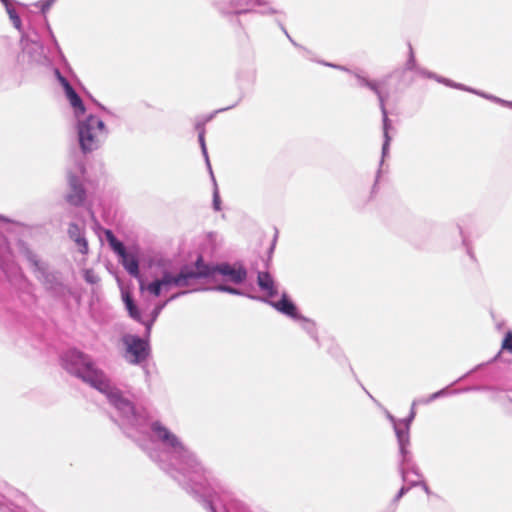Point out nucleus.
<instances>
[{
	"label": "nucleus",
	"instance_id": "obj_16",
	"mask_svg": "<svg viewBox=\"0 0 512 512\" xmlns=\"http://www.w3.org/2000/svg\"><path fill=\"white\" fill-rule=\"evenodd\" d=\"M9 255H10V250H9L7 240L2 234H0V265H2V263L6 259H8Z\"/></svg>",
	"mask_w": 512,
	"mask_h": 512
},
{
	"label": "nucleus",
	"instance_id": "obj_9",
	"mask_svg": "<svg viewBox=\"0 0 512 512\" xmlns=\"http://www.w3.org/2000/svg\"><path fill=\"white\" fill-rule=\"evenodd\" d=\"M268 304H270L275 310H277L281 314H284L293 319L299 318L298 309L296 305L285 292L282 293L281 298L279 300L273 298L272 300H269Z\"/></svg>",
	"mask_w": 512,
	"mask_h": 512
},
{
	"label": "nucleus",
	"instance_id": "obj_3",
	"mask_svg": "<svg viewBox=\"0 0 512 512\" xmlns=\"http://www.w3.org/2000/svg\"><path fill=\"white\" fill-rule=\"evenodd\" d=\"M55 75L63 87L65 96L73 109V114L76 119L78 143L81 151L87 154L98 150L108 136V129L105 123L98 116L87 114L81 98L67 79L63 77L58 70H55Z\"/></svg>",
	"mask_w": 512,
	"mask_h": 512
},
{
	"label": "nucleus",
	"instance_id": "obj_6",
	"mask_svg": "<svg viewBox=\"0 0 512 512\" xmlns=\"http://www.w3.org/2000/svg\"><path fill=\"white\" fill-rule=\"evenodd\" d=\"M124 346V358L131 364H139L148 356L147 343L134 335H124L121 339Z\"/></svg>",
	"mask_w": 512,
	"mask_h": 512
},
{
	"label": "nucleus",
	"instance_id": "obj_26",
	"mask_svg": "<svg viewBox=\"0 0 512 512\" xmlns=\"http://www.w3.org/2000/svg\"><path fill=\"white\" fill-rule=\"evenodd\" d=\"M384 122H385V123L387 122V117H386V116H385V118H384Z\"/></svg>",
	"mask_w": 512,
	"mask_h": 512
},
{
	"label": "nucleus",
	"instance_id": "obj_20",
	"mask_svg": "<svg viewBox=\"0 0 512 512\" xmlns=\"http://www.w3.org/2000/svg\"><path fill=\"white\" fill-rule=\"evenodd\" d=\"M230 508L234 512H247L245 505L236 500L230 502Z\"/></svg>",
	"mask_w": 512,
	"mask_h": 512
},
{
	"label": "nucleus",
	"instance_id": "obj_12",
	"mask_svg": "<svg viewBox=\"0 0 512 512\" xmlns=\"http://www.w3.org/2000/svg\"><path fill=\"white\" fill-rule=\"evenodd\" d=\"M24 43V51L30 55V58L34 62H41L43 58V47L38 42L28 43V41L22 39Z\"/></svg>",
	"mask_w": 512,
	"mask_h": 512
},
{
	"label": "nucleus",
	"instance_id": "obj_18",
	"mask_svg": "<svg viewBox=\"0 0 512 512\" xmlns=\"http://www.w3.org/2000/svg\"><path fill=\"white\" fill-rule=\"evenodd\" d=\"M83 277L86 280V282H88L90 284H95L99 281V277L97 276V274L93 270H90V269L84 270Z\"/></svg>",
	"mask_w": 512,
	"mask_h": 512
},
{
	"label": "nucleus",
	"instance_id": "obj_25",
	"mask_svg": "<svg viewBox=\"0 0 512 512\" xmlns=\"http://www.w3.org/2000/svg\"><path fill=\"white\" fill-rule=\"evenodd\" d=\"M4 6H7V4H10V1L9 0H0Z\"/></svg>",
	"mask_w": 512,
	"mask_h": 512
},
{
	"label": "nucleus",
	"instance_id": "obj_24",
	"mask_svg": "<svg viewBox=\"0 0 512 512\" xmlns=\"http://www.w3.org/2000/svg\"><path fill=\"white\" fill-rule=\"evenodd\" d=\"M404 492H405V489H404V488H402V489L399 491V493H398V495H397V497H396V500H398V499H399V498L404 494Z\"/></svg>",
	"mask_w": 512,
	"mask_h": 512
},
{
	"label": "nucleus",
	"instance_id": "obj_23",
	"mask_svg": "<svg viewBox=\"0 0 512 512\" xmlns=\"http://www.w3.org/2000/svg\"><path fill=\"white\" fill-rule=\"evenodd\" d=\"M199 141H200V144H201V148H202L203 155L205 156L206 161H207V163L209 164V161H208V155H207V150H206V146H205V142H204V136H203V134H200V135H199Z\"/></svg>",
	"mask_w": 512,
	"mask_h": 512
},
{
	"label": "nucleus",
	"instance_id": "obj_10",
	"mask_svg": "<svg viewBox=\"0 0 512 512\" xmlns=\"http://www.w3.org/2000/svg\"><path fill=\"white\" fill-rule=\"evenodd\" d=\"M258 287L263 292L262 300L267 303L278 296V288L271 275L267 272L258 273Z\"/></svg>",
	"mask_w": 512,
	"mask_h": 512
},
{
	"label": "nucleus",
	"instance_id": "obj_22",
	"mask_svg": "<svg viewBox=\"0 0 512 512\" xmlns=\"http://www.w3.org/2000/svg\"><path fill=\"white\" fill-rule=\"evenodd\" d=\"M217 289L220 290V291H225V292H229V293H232V294H240V292L237 289H234V288H232L230 286H227V285L218 286Z\"/></svg>",
	"mask_w": 512,
	"mask_h": 512
},
{
	"label": "nucleus",
	"instance_id": "obj_7",
	"mask_svg": "<svg viewBox=\"0 0 512 512\" xmlns=\"http://www.w3.org/2000/svg\"><path fill=\"white\" fill-rule=\"evenodd\" d=\"M84 172L85 167L82 164H79L76 173L69 171L67 174L69 190L66 193L65 199L71 205L79 206L85 200V189L81 178Z\"/></svg>",
	"mask_w": 512,
	"mask_h": 512
},
{
	"label": "nucleus",
	"instance_id": "obj_14",
	"mask_svg": "<svg viewBox=\"0 0 512 512\" xmlns=\"http://www.w3.org/2000/svg\"><path fill=\"white\" fill-rule=\"evenodd\" d=\"M5 9H6L7 14L9 15V18H10L13 26L18 31H21V27H22L21 19L18 16V14L16 13L15 9L10 4H7V6H5Z\"/></svg>",
	"mask_w": 512,
	"mask_h": 512
},
{
	"label": "nucleus",
	"instance_id": "obj_4",
	"mask_svg": "<svg viewBox=\"0 0 512 512\" xmlns=\"http://www.w3.org/2000/svg\"><path fill=\"white\" fill-rule=\"evenodd\" d=\"M153 436L162 444L166 452L158 456V460L169 463L183 472L198 473L202 470L201 464L183 442L167 427L159 422L151 425Z\"/></svg>",
	"mask_w": 512,
	"mask_h": 512
},
{
	"label": "nucleus",
	"instance_id": "obj_11",
	"mask_svg": "<svg viewBox=\"0 0 512 512\" xmlns=\"http://www.w3.org/2000/svg\"><path fill=\"white\" fill-rule=\"evenodd\" d=\"M68 234L70 239L76 244L79 252L86 254L88 252V243L84 237L82 228L76 224H71L68 229Z\"/></svg>",
	"mask_w": 512,
	"mask_h": 512
},
{
	"label": "nucleus",
	"instance_id": "obj_21",
	"mask_svg": "<svg viewBox=\"0 0 512 512\" xmlns=\"http://www.w3.org/2000/svg\"><path fill=\"white\" fill-rule=\"evenodd\" d=\"M55 2V0H46V1H43V2H40L39 4H37V6H39L42 10L43 13H45L46 11H48L50 9V7L53 5V3Z\"/></svg>",
	"mask_w": 512,
	"mask_h": 512
},
{
	"label": "nucleus",
	"instance_id": "obj_8",
	"mask_svg": "<svg viewBox=\"0 0 512 512\" xmlns=\"http://www.w3.org/2000/svg\"><path fill=\"white\" fill-rule=\"evenodd\" d=\"M27 260L30 263L36 277L46 286L52 288L54 284L58 283V273L52 271L49 265L38 255L34 253H28Z\"/></svg>",
	"mask_w": 512,
	"mask_h": 512
},
{
	"label": "nucleus",
	"instance_id": "obj_1",
	"mask_svg": "<svg viewBox=\"0 0 512 512\" xmlns=\"http://www.w3.org/2000/svg\"><path fill=\"white\" fill-rule=\"evenodd\" d=\"M61 366L69 374L81 379L85 383L104 394L108 401L119 411L121 425L125 432L133 438L137 433L146 430L147 412L136 408L122 393L115 388L103 371L98 369L90 356L78 351L70 350L61 358Z\"/></svg>",
	"mask_w": 512,
	"mask_h": 512
},
{
	"label": "nucleus",
	"instance_id": "obj_19",
	"mask_svg": "<svg viewBox=\"0 0 512 512\" xmlns=\"http://www.w3.org/2000/svg\"><path fill=\"white\" fill-rule=\"evenodd\" d=\"M213 208L216 211H220L221 210V200H220L218 188H217L216 185H215L214 191H213Z\"/></svg>",
	"mask_w": 512,
	"mask_h": 512
},
{
	"label": "nucleus",
	"instance_id": "obj_2",
	"mask_svg": "<svg viewBox=\"0 0 512 512\" xmlns=\"http://www.w3.org/2000/svg\"><path fill=\"white\" fill-rule=\"evenodd\" d=\"M120 262L130 275L138 278L140 292L155 297L187 287L196 278H210L214 281L223 279L235 284L241 283L246 278V271L240 265L221 264L210 267L199 260L194 270L184 269L179 273L164 271L159 278L147 282L140 276L138 259L134 253H125L120 257Z\"/></svg>",
	"mask_w": 512,
	"mask_h": 512
},
{
	"label": "nucleus",
	"instance_id": "obj_17",
	"mask_svg": "<svg viewBox=\"0 0 512 512\" xmlns=\"http://www.w3.org/2000/svg\"><path fill=\"white\" fill-rule=\"evenodd\" d=\"M501 349L512 354V331H508L501 344Z\"/></svg>",
	"mask_w": 512,
	"mask_h": 512
},
{
	"label": "nucleus",
	"instance_id": "obj_15",
	"mask_svg": "<svg viewBox=\"0 0 512 512\" xmlns=\"http://www.w3.org/2000/svg\"><path fill=\"white\" fill-rule=\"evenodd\" d=\"M108 236L111 248L119 257H122L125 253H127L125 247L120 241L110 235V233H108Z\"/></svg>",
	"mask_w": 512,
	"mask_h": 512
},
{
	"label": "nucleus",
	"instance_id": "obj_5",
	"mask_svg": "<svg viewBox=\"0 0 512 512\" xmlns=\"http://www.w3.org/2000/svg\"><path fill=\"white\" fill-rule=\"evenodd\" d=\"M181 293L173 294L166 302L157 305L149 314L142 313L141 310L135 304L130 292L126 288H121V298L124 303L125 309L129 316L146 326L147 331H150L151 326L156 321L161 310L165 307L166 303L172 299H175Z\"/></svg>",
	"mask_w": 512,
	"mask_h": 512
},
{
	"label": "nucleus",
	"instance_id": "obj_13",
	"mask_svg": "<svg viewBox=\"0 0 512 512\" xmlns=\"http://www.w3.org/2000/svg\"><path fill=\"white\" fill-rule=\"evenodd\" d=\"M228 495L225 494L223 497L213 496L210 501V508L212 512H228L225 501L228 499Z\"/></svg>",
	"mask_w": 512,
	"mask_h": 512
}]
</instances>
